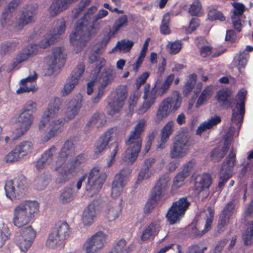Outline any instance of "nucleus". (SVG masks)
<instances>
[{"label":"nucleus","mask_w":253,"mask_h":253,"mask_svg":"<svg viewBox=\"0 0 253 253\" xmlns=\"http://www.w3.org/2000/svg\"><path fill=\"white\" fill-rule=\"evenodd\" d=\"M96 11L95 6L90 7L77 21L75 31L70 36V43L73 46L82 48L84 43L101 28L104 21L99 20L106 16L108 13L105 9H100L96 15L92 18Z\"/></svg>","instance_id":"nucleus-1"},{"label":"nucleus","mask_w":253,"mask_h":253,"mask_svg":"<svg viewBox=\"0 0 253 253\" xmlns=\"http://www.w3.org/2000/svg\"><path fill=\"white\" fill-rule=\"evenodd\" d=\"M174 77V75L170 74L166 77L164 82H162V78L159 77L151 88L149 84L144 86L142 96L144 101L138 109L139 113L143 114L146 112L154 105L158 96L161 97L168 92Z\"/></svg>","instance_id":"nucleus-2"},{"label":"nucleus","mask_w":253,"mask_h":253,"mask_svg":"<svg viewBox=\"0 0 253 253\" xmlns=\"http://www.w3.org/2000/svg\"><path fill=\"white\" fill-rule=\"evenodd\" d=\"M39 204L35 201H26L16 206L13 211L14 225L21 228L28 224L34 217V214L39 211Z\"/></svg>","instance_id":"nucleus-3"},{"label":"nucleus","mask_w":253,"mask_h":253,"mask_svg":"<svg viewBox=\"0 0 253 253\" xmlns=\"http://www.w3.org/2000/svg\"><path fill=\"white\" fill-rule=\"evenodd\" d=\"M126 141V144L128 147L125 151L124 159L125 161L131 163L136 160L140 151L142 145L141 133L144 130L143 127H134Z\"/></svg>","instance_id":"nucleus-4"},{"label":"nucleus","mask_w":253,"mask_h":253,"mask_svg":"<svg viewBox=\"0 0 253 253\" xmlns=\"http://www.w3.org/2000/svg\"><path fill=\"white\" fill-rule=\"evenodd\" d=\"M193 144L191 137L187 133L177 134L171 147L170 156L171 158L183 157L189 150V147Z\"/></svg>","instance_id":"nucleus-5"},{"label":"nucleus","mask_w":253,"mask_h":253,"mask_svg":"<svg viewBox=\"0 0 253 253\" xmlns=\"http://www.w3.org/2000/svg\"><path fill=\"white\" fill-rule=\"evenodd\" d=\"M26 182V177L21 174L7 181L4 187L6 196L11 200L19 199L23 196Z\"/></svg>","instance_id":"nucleus-6"},{"label":"nucleus","mask_w":253,"mask_h":253,"mask_svg":"<svg viewBox=\"0 0 253 253\" xmlns=\"http://www.w3.org/2000/svg\"><path fill=\"white\" fill-rule=\"evenodd\" d=\"M212 181V176L209 173L203 172L197 176L194 182V191L199 198L204 200L208 197Z\"/></svg>","instance_id":"nucleus-7"},{"label":"nucleus","mask_w":253,"mask_h":253,"mask_svg":"<svg viewBox=\"0 0 253 253\" xmlns=\"http://www.w3.org/2000/svg\"><path fill=\"white\" fill-rule=\"evenodd\" d=\"M169 181L168 176L161 177L151 189L149 197L159 203L165 202L169 197Z\"/></svg>","instance_id":"nucleus-8"},{"label":"nucleus","mask_w":253,"mask_h":253,"mask_svg":"<svg viewBox=\"0 0 253 253\" xmlns=\"http://www.w3.org/2000/svg\"><path fill=\"white\" fill-rule=\"evenodd\" d=\"M106 179L105 175H101L99 169L94 167L88 173V178L85 184V190L91 195L98 193L101 189Z\"/></svg>","instance_id":"nucleus-9"},{"label":"nucleus","mask_w":253,"mask_h":253,"mask_svg":"<svg viewBox=\"0 0 253 253\" xmlns=\"http://www.w3.org/2000/svg\"><path fill=\"white\" fill-rule=\"evenodd\" d=\"M234 128L228 127V130H225L226 133L223 136L224 142L222 148L216 147L211 152L210 157L214 162L221 161L228 151L234 135Z\"/></svg>","instance_id":"nucleus-10"},{"label":"nucleus","mask_w":253,"mask_h":253,"mask_svg":"<svg viewBox=\"0 0 253 253\" xmlns=\"http://www.w3.org/2000/svg\"><path fill=\"white\" fill-rule=\"evenodd\" d=\"M127 95L126 86L120 85L117 89L116 96L113 100L109 103L108 111L110 115L114 116L120 113Z\"/></svg>","instance_id":"nucleus-11"},{"label":"nucleus","mask_w":253,"mask_h":253,"mask_svg":"<svg viewBox=\"0 0 253 253\" xmlns=\"http://www.w3.org/2000/svg\"><path fill=\"white\" fill-rule=\"evenodd\" d=\"M130 172L131 170L128 168H126L122 169L120 172L115 175L112 184L111 196L113 198L120 195L123 188L126 185V182Z\"/></svg>","instance_id":"nucleus-12"},{"label":"nucleus","mask_w":253,"mask_h":253,"mask_svg":"<svg viewBox=\"0 0 253 253\" xmlns=\"http://www.w3.org/2000/svg\"><path fill=\"white\" fill-rule=\"evenodd\" d=\"M106 235L98 231L86 241L83 246L85 253H95L102 248L106 242Z\"/></svg>","instance_id":"nucleus-13"},{"label":"nucleus","mask_w":253,"mask_h":253,"mask_svg":"<svg viewBox=\"0 0 253 253\" xmlns=\"http://www.w3.org/2000/svg\"><path fill=\"white\" fill-rule=\"evenodd\" d=\"M59 108L57 105L50 104L47 111L44 112L41 123L42 125L54 126L64 125L66 118L55 119V117L59 112Z\"/></svg>","instance_id":"nucleus-14"},{"label":"nucleus","mask_w":253,"mask_h":253,"mask_svg":"<svg viewBox=\"0 0 253 253\" xmlns=\"http://www.w3.org/2000/svg\"><path fill=\"white\" fill-rule=\"evenodd\" d=\"M247 91L245 89H241L238 93L239 100L236 103L237 111H233L231 119L232 125L240 126L243 122L244 115L245 113V102Z\"/></svg>","instance_id":"nucleus-15"},{"label":"nucleus","mask_w":253,"mask_h":253,"mask_svg":"<svg viewBox=\"0 0 253 253\" xmlns=\"http://www.w3.org/2000/svg\"><path fill=\"white\" fill-rule=\"evenodd\" d=\"M122 202L123 200L121 199L118 204L111 202L106 205L103 215L106 221L111 222L119 218L122 211Z\"/></svg>","instance_id":"nucleus-16"},{"label":"nucleus","mask_w":253,"mask_h":253,"mask_svg":"<svg viewBox=\"0 0 253 253\" xmlns=\"http://www.w3.org/2000/svg\"><path fill=\"white\" fill-rule=\"evenodd\" d=\"M181 96L177 91H174L171 96L165 98L161 104L170 114L175 112L181 106Z\"/></svg>","instance_id":"nucleus-17"},{"label":"nucleus","mask_w":253,"mask_h":253,"mask_svg":"<svg viewBox=\"0 0 253 253\" xmlns=\"http://www.w3.org/2000/svg\"><path fill=\"white\" fill-rule=\"evenodd\" d=\"M82 97L80 94L73 97L67 103L65 118L68 120L73 119L82 106Z\"/></svg>","instance_id":"nucleus-18"},{"label":"nucleus","mask_w":253,"mask_h":253,"mask_svg":"<svg viewBox=\"0 0 253 253\" xmlns=\"http://www.w3.org/2000/svg\"><path fill=\"white\" fill-rule=\"evenodd\" d=\"M161 220L157 218L151 222L149 225L143 231L140 239L142 241H146L154 237L159 233L161 228Z\"/></svg>","instance_id":"nucleus-19"},{"label":"nucleus","mask_w":253,"mask_h":253,"mask_svg":"<svg viewBox=\"0 0 253 253\" xmlns=\"http://www.w3.org/2000/svg\"><path fill=\"white\" fill-rule=\"evenodd\" d=\"M63 50V49L61 47L54 48L51 54L46 58V64L52 72L56 67H59L64 63V54Z\"/></svg>","instance_id":"nucleus-20"},{"label":"nucleus","mask_w":253,"mask_h":253,"mask_svg":"<svg viewBox=\"0 0 253 253\" xmlns=\"http://www.w3.org/2000/svg\"><path fill=\"white\" fill-rule=\"evenodd\" d=\"M35 10V6L33 5H27L25 10L22 12L21 17L15 25V28L17 30H21L27 24L33 22L36 13Z\"/></svg>","instance_id":"nucleus-21"},{"label":"nucleus","mask_w":253,"mask_h":253,"mask_svg":"<svg viewBox=\"0 0 253 253\" xmlns=\"http://www.w3.org/2000/svg\"><path fill=\"white\" fill-rule=\"evenodd\" d=\"M75 146L73 141L71 140L66 141L61 149L56 161L59 165H63L65 163L67 158L71 157L75 155Z\"/></svg>","instance_id":"nucleus-22"},{"label":"nucleus","mask_w":253,"mask_h":253,"mask_svg":"<svg viewBox=\"0 0 253 253\" xmlns=\"http://www.w3.org/2000/svg\"><path fill=\"white\" fill-rule=\"evenodd\" d=\"M113 133V127H110L96 140L94 150L95 154L100 153L104 150L108 143L112 140Z\"/></svg>","instance_id":"nucleus-23"},{"label":"nucleus","mask_w":253,"mask_h":253,"mask_svg":"<svg viewBox=\"0 0 253 253\" xmlns=\"http://www.w3.org/2000/svg\"><path fill=\"white\" fill-rule=\"evenodd\" d=\"M37 78L36 73L31 76H29L26 79L21 80L20 81L21 86L16 92L17 93H21L24 92H29L35 90V81Z\"/></svg>","instance_id":"nucleus-24"},{"label":"nucleus","mask_w":253,"mask_h":253,"mask_svg":"<svg viewBox=\"0 0 253 253\" xmlns=\"http://www.w3.org/2000/svg\"><path fill=\"white\" fill-rule=\"evenodd\" d=\"M56 150L54 146H52L50 148L46 150L41 156V158L37 162L36 167L37 169H41L46 165H49L53 160V153Z\"/></svg>","instance_id":"nucleus-25"},{"label":"nucleus","mask_w":253,"mask_h":253,"mask_svg":"<svg viewBox=\"0 0 253 253\" xmlns=\"http://www.w3.org/2000/svg\"><path fill=\"white\" fill-rule=\"evenodd\" d=\"M56 165L57 167L55 169V170H59L60 168H61V170L59 171L56 181L59 183H64L73 176L72 173L75 171H71L70 167H66L67 165L65 163L62 166L59 165V163L56 162Z\"/></svg>","instance_id":"nucleus-26"},{"label":"nucleus","mask_w":253,"mask_h":253,"mask_svg":"<svg viewBox=\"0 0 253 253\" xmlns=\"http://www.w3.org/2000/svg\"><path fill=\"white\" fill-rule=\"evenodd\" d=\"M53 231L63 241L69 238L71 234V228L66 221H59L56 224Z\"/></svg>","instance_id":"nucleus-27"},{"label":"nucleus","mask_w":253,"mask_h":253,"mask_svg":"<svg viewBox=\"0 0 253 253\" xmlns=\"http://www.w3.org/2000/svg\"><path fill=\"white\" fill-rule=\"evenodd\" d=\"M155 159L150 158L145 160L143 167L141 169L136 180L137 183H140L144 179H148L151 176L149 169L155 163Z\"/></svg>","instance_id":"nucleus-28"},{"label":"nucleus","mask_w":253,"mask_h":253,"mask_svg":"<svg viewBox=\"0 0 253 253\" xmlns=\"http://www.w3.org/2000/svg\"><path fill=\"white\" fill-rule=\"evenodd\" d=\"M114 74L113 66H109L105 67L99 78V83L100 85L99 86L105 88L113 81L114 78Z\"/></svg>","instance_id":"nucleus-29"},{"label":"nucleus","mask_w":253,"mask_h":253,"mask_svg":"<svg viewBox=\"0 0 253 253\" xmlns=\"http://www.w3.org/2000/svg\"><path fill=\"white\" fill-rule=\"evenodd\" d=\"M128 23L127 16L126 15H123L118 18L114 22L111 30L109 29L110 31L107 35V41H109L110 38L116 35L123 28L127 26Z\"/></svg>","instance_id":"nucleus-30"},{"label":"nucleus","mask_w":253,"mask_h":253,"mask_svg":"<svg viewBox=\"0 0 253 253\" xmlns=\"http://www.w3.org/2000/svg\"><path fill=\"white\" fill-rule=\"evenodd\" d=\"M207 211L209 212V215L207 216L206 221L205 224L204 229L201 231L198 230L197 228L195 230L193 229V233L195 237H201L205 233L209 231L212 226V221L213 219L214 210L211 207H209L207 209Z\"/></svg>","instance_id":"nucleus-31"},{"label":"nucleus","mask_w":253,"mask_h":253,"mask_svg":"<svg viewBox=\"0 0 253 253\" xmlns=\"http://www.w3.org/2000/svg\"><path fill=\"white\" fill-rule=\"evenodd\" d=\"M236 150L232 148L229 154L224 161L220 170L232 173L236 158Z\"/></svg>","instance_id":"nucleus-32"},{"label":"nucleus","mask_w":253,"mask_h":253,"mask_svg":"<svg viewBox=\"0 0 253 253\" xmlns=\"http://www.w3.org/2000/svg\"><path fill=\"white\" fill-rule=\"evenodd\" d=\"M95 216V205L93 203H90L83 212L82 220L84 224L85 225H90L93 222Z\"/></svg>","instance_id":"nucleus-33"},{"label":"nucleus","mask_w":253,"mask_h":253,"mask_svg":"<svg viewBox=\"0 0 253 253\" xmlns=\"http://www.w3.org/2000/svg\"><path fill=\"white\" fill-rule=\"evenodd\" d=\"M65 30V21L64 19H60L57 21L55 27L49 34L52 38L57 41L60 38V36L64 33Z\"/></svg>","instance_id":"nucleus-34"},{"label":"nucleus","mask_w":253,"mask_h":253,"mask_svg":"<svg viewBox=\"0 0 253 253\" xmlns=\"http://www.w3.org/2000/svg\"><path fill=\"white\" fill-rule=\"evenodd\" d=\"M214 90V87L212 85H208L202 91L201 95L199 97L196 106L199 107L204 104L211 97Z\"/></svg>","instance_id":"nucleus-35"},{"label":"nucleus","mask_w":253,"mask_h":253,"mask_svg":"<svg viewBox=\"0 0 253 253\" xmlns=\"http://www.w3.org/2000/svg\"><path fill=\"white\" fill-rule=\"evenodd\" d=\"M173 131V127H163L161 132V139L157 147V149H164L165 148L166 143L169 139V136Z\"/></svg>","instance_id":"nucleus-36"},{"label":"nucleus","mask_w":253,"mask_h":253,"mask_svg":"<svg viewBox=\"0 0 253 253\" xmlns=\"http://www.w3.org/2000/svg\"><path fill=\"white\" fill-rule=\"evenodd\" d=\"M16 150L19 151V153L23 158L29 153L32 151L33 149V144L30 141H23L15 146Z\"/></svg>","instance_id":"nucleus-37"},{"label":"nucleus","mask_w":253,"mask_h":253,"mask_svg":"<svg viewBox=\"0 0 253 253\" xmlns=\"http://www.w3.org/2000/svg\"><path fill=\"white\" fill-rule=\"evenodd\" d=\"M134 42L128 40L123 39L120 41H118L116 46L112 50V52L116 50L123 51L124 52H127L130 50L133 46Z\"/></svg>","instance_id":"nucleus-38"},{"label":"nucleus","mask_w":253,"mask_h":253,"mask_svg":"<svg viewBox=\"0 0 253 253\" xmlns=\"http://www.w3.org/2000/svg\"><path fill=\"white\" fill-rule=\"evenodd\" d=\"M17 121L23 126H29L33 124L34 117L30 112L22 111L18 117Z\"/></svg>","instance_id":"nucleus-39"},{"label":"nucleus","mask_w":253,"mask_h":253,"mask_svg":"<svg viewBox=\"0 0 253 253\" xmlns=\"http://www.w3.org/2000/svg\"><path fill=\"white\" fill-rule=\"evenodd\" d=\"M190 205V203L187 201L186 197H182L180 198L178 201L174 202L172 206V209L174 208L179 212H181L183 215L186 210L188 209Z\"/></svg>","instance_id":"nucleus-40"},{"label":"nucleus","mask_w":253,"mask_h":253,"mask_svg":"<svg viewBox=\"0 0 253 253\" xmlns=\"http://www.w3.org/2000/svg\"><path fill=\"white\" fill-rule=\"evenodd\" d=\"M63 240L56 235V234L52 231L49 234L46 242V245L48 248L54 249L62 244Z\"/></svg>","instance_id":"nucleus-41"},{"label":"nucleus","mask_w":253,"mask_h":253,"mask_svg":"<svg viewBox=\"0 0 253 253\" xmlns=\"http://www.w3.org/2000/svg\"><path fill=\"white\" fill-rule=\"evenodd\" d=\"M174 15V13L173 11H169L164 15L163 21L160 26V31L162 34L167 35L170 33L169 22L170 19V16Z\"/></svg>","instance_id":"nucleus-42"},{"label":"nucleus","mask_w":253,"mask_h":253,"mask_svg":"<svg viewBox=\"0 0 253 253\" xmlns=\"http://www.w3.org/2000/svg\"><path fill=\"white\" fill-rule=\"evenodd\" d=\"M106 117L103 114H94L88 122L87 125L95 126H103L105 125Z\"/></svg>","instance_id":"nucleus-43"},{"label":"nucleus","mask_w":253,"mask_h":253,"mask_svg":"<svg viewBox=\"0 0 253 253\" xmlns=\"http://www.w3.org/2000/svg\"><path fill=\"white\" fill-rule=\"evenodd\" d=\"M183 215L181 212L178 211L174 208L172 209L171 206L166 214V217L170 224H173L179 220Z\"/></svg>","instance_id":"nucleus-44"},{"label":"nucleus","mask_w":253,"mask_h":253,"mask_svg":"<svg viewBox=\"0 0 253 253\" xmlns=\"http://www.w3.org/2000/svg\"><path fill=\"white\" fill-rule=\"evenodd\" d=\"M78 84V80L74 78H70L65 84L62 90V94L63 96H66L70 94L73 90L75 85Z\"/></svg>","instance_id":"nucleus-45"},{"label":"nucleus","mask_w":253,"mask_h":253,"mask_svg":"<svg viewBox=\"0 0 253 253\" xmlns=\"http://www.w3.org/2000/svg\"><path fill=\"white\" fill-rule=\"evenodd\" d=\"M126 241L124 239H121L117 242L113 251L117 253H128L131 249L129 246L126 247Z\"/></svg>","instance_id":"nucleus-46"},{"label":"nucleus","mask_w":253,"mask_h":253,"mask_svg":"<svg viewBox=\"0 0 253 253\" xmlns=\"http://www.w3.org/2000/svg\"><path fill=\"white\" fill-rule=\"evenodd\" d=\"M23 158L19 153V151L16 150L15 147L10 152H9L4 157V161L6 163H12L20 161Z\"/></svg>","instance_id":"nucleus-47"},{"label":"nucleus","mask_w":253,"mask_h":253,"mask_svg":"<svg viewBox=\"0 0 253 253\" xmlns=\"http://www.w3.org/2000/svg\"><path fill=\"white\" fill-rule=\"evenodd\" d=\"M232 176V173L220 169L219 172V181L217 185V188L219 190L221 191L223 189L225 183Z\"/></svg>","instance_id":"nucleus-48"},{"label":"nucleus","mask_w":253,"mask_h":253,"mask_svg":"<svg viewBox=\"0 0 253 253\" xmlns=\"http://www.w3.org/2000/svg\"><path fill=\"white\" fill-rule=\"evenodd\" d=\"M88 60L90 63L96 62V67L98 68V72L106 64V60L103 57H100L97 53H93L90 54Z\"/></svg>","instance_id":"nucleus-49"},{"label":"nucleus","mask_w":253,"mask_h":253,"mask_svg":"<svg viewBox=\"0 0 253 253\" xmlns=\"http://www.w3.org/2000/svg\"><path fill=\"white\" fill-rule=\"evenodd\" d=\"M242 238L244 244L245 245H250L252 244V240L253 238V220L250 223V226L242 234Z\"/></svg>","instance_id":"nucleus-50"},{"label":"nucleus","mask_w":253,"mask_h":253,"mask_svg":"<svg viewBox=\"0 0 253 253\" xmlns=\"http://www.w3.org/2000/svg\"><path fill=\"white\" fill-rule=\"evenodd\" d=\"M167 49L170 54H176L182 48V42L180 41L169 42L167 45Z\"/></svg>","instance_id":"nucleus-51"},{"label":"nucleus","mask_w":253,"mask_h":253,"mask_svg":"<svg viewBox=\"0 0 253 253\" xmlns=\"http://www.w3.org/2000/svg\"><path fill=\"white\" fill-rule=\"evenodd\" d=\"M169 114L168 111L161 103L157 111L154 121L156 123H159L168 117Z\"/></svg>","instance_id":"nucleus-52"},{"label":"nucleus","mask_w":253,"mask_h":253,"mask_svg":"<svg viewBox=\"0 0 253 253\" xmlns=\"http://www.w3.org/2000/svg\"><path fill=\"white\" fill-rule=\"evenodd\" d=\"M36 236V231L32 228L31 226H29L22 229L20 237L29 240V241L33 242Z\"/></svg>","instance_id":"nucleus-53"},{"label":"nucleus","mask_w":253,"mask_h":253,"mask_svg":"<svg viewBox=\"0 0 253 253\" xmlns=\"http://www.w3.org/2000/svg\"><path fill=\"white\" fill-rule=\"evenodd\" d=\"M86 159L84 154L78 155L75 160L71 161L69 163L70 169L71 171H76L80 167V165L85 162Z\"/></svg>","instance_id":"nucleus-54"},{"label":"nucleus","mask_w":253,"mask_h":253,"mask_svg":"<svg viewBox=\"0 0 253 253\" xmlns=\"http://www.w3.org/2000/svg\"><path fill=\"white\" fill-rule=\"evenodd\" d=\"M29 127H11L8 131L11 139L13 140L18 139L25 134Z\"/></svg>","instance_id":"nucleus-55"},{"label":"nucleus","mask_w":253,"mask_h":253,"mask_svg":"<svg viewBox=\"0 0 253 253\" xmlns=\"http://www.w3.org/2000/svg\"><path fill=\"white\" fill-rule=\"evenodd\" d=\"M73 199V192L70 188H65L59 196V200L63 204L69 203Z\"/></svg>","instance_id":"nucleus-56"},{"label":"nucleus","mask_w":253,"mask_h":253,"mask_svg":"<svg viewBox=\"0 0 253 253\" xmlns=\"http://www.w3.org/2000/svg\"><path fill=\"white\" fill-rule=\"evenodd\" d=\"M197 77V75L195 74H192L189 76V78L184 85L183 90L184 93L188 94L191 91L196 83Z\"/></svg>","instance_id":"nucleus-57"},{"label":"nucleus","mask_w":253,"mask_h":253,"mask_svg":"<svg viewBox=\"0 0 253 253\" xmlns=\"http://www.w3.org/2000/svg\"><path fill=\"white\" fill-rule=\"evenodd\" d=\"M10 236L9 230L8 227L4 225H0V248H1L5 244Z\"/></svg>","instance_id":"nucleus-58"},{"label":"nucleus","mask_w":253,"mask_h":253,"mask_svg":"<svg viewBox=\"0 0 253 253\" xmlns=\"http://www.w3.org/2000/svg\"><path fill=\"white\" fill-rule=\"evenodd\" d=\"M231 94V91L227 89H223L219 90L216 95V97L219 102L223 104L228 101V99Z\"/></svg>","instance_id":"nucleus-59"},{"label":"nucleus","mask_w":253,"mask_h":253,"mask_svg":"<svg viewBox=\"0 0 253 253\" xmlns=\"http://www.w3.org/2000/svg\"><path fill=\"white\" fill-rule=\"evenodd\" d=\"M202 4L199 0H194L190 5L189 12L192 15L199 16L202 12Z\"/></svg>","instance_id":"nucleus-60"},{"label":"nucleus","mask_w":253,"mask_h":253,"mask_svg":"<svg viewBox=\"0 0 253 253\" xmlns=\"http://www.w3.org/2000/svg\"><path fill=\"white\" fill-rule=\"evenodd\" d=\"M233 9L232 10V14L231 16H239L240 17H245L243 15L245 10V6L241 3L234 2L232 3Z\"/></svg>","instance_id":"nucleus-61"},{"label":"nucleus","mask_w":253,"mask_h":253,"mask_svg":"<svg viewBox=\"0 0 253 253\" xmlns=\"http://www.w3.org/2000/svg\"><path fill=\"white\" fill-rule=\"evenodd\" d=\"M59 127H51L49 129H46L42 135V142H46L51 138L55 136L58 133Z\"/></svg>","instance_id":"nucleus-62"},{"label":"nucleus","mask_w":253,"mask_h":253,"mask_svg":"<svg viewBox=\"0 0 253 253\" xmlns=\"http://www.w3.org/2000/svg\"><path fill=\"white\" fill-rule=\"evenodd\" d=\"M200 55L203 57H207L212 54V57H214L219 56L221 52L213 53L212 47L210 46H202L199 48Z\"/></svg>","instance_id":"nucleus-63"},{"label":"nucleus","mask_w":253,"mask_h":253,"mask_svg":"<svg viewBox=\"0 0 253 253\" xmlns=\"http://www.w3.org/2000/svg\"><path fill=\"white\" fill-rule=\"evenodd\" d=\"M187 177L185 175L179 172L174 177L173 182L171 186L172 190L179 188L184 184L185 179Z\"/></svg>","instance_id":"nucleus-64"}]
</instances>
